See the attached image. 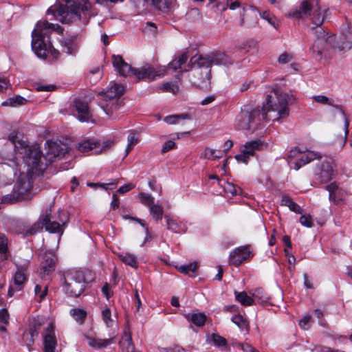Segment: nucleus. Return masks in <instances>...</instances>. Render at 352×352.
<instances>
[{"mask_svg":"<svg viewBox=\"0 0 352 352\" xmlns=\"http://www.w3.org/2000/svg\"><path fill=\"white\" fill-rule=\"evenodd\" d=\"M312 98L315 100V102H316L317 103H319V104H323V105L331 106L336 109H340V107L338 105H335L333 104V99L329 98L324 95H316V96H314Z\"/></svg>","mask_w":352,"mask_h":352,"instance_id":"e433bc0d","label":"nucleus"},{"mask_svg":"<svg viewBox=\"0 0 352 352\" xmlns=\"http://www.w3.org/2000/svg\"><path fill=\"white\" fill-rule=\"evenodd\" d=\"M74 107L78 112L77 118L79 121L89 122L91 119V113L86 102L80 98H76L74 101Z\"/></svg>","mask_w":352,"mask_h":352,"instance_id":"4be33fe9","label":"nucleus"},{"mask_svg":"<svg viewBox=\"0 0 352 352\" xmlns=\"http://www.w3.org/2000/svg\"><path fill=\"white\" fill-rule=\"evenodd\" d=\"M260 111L251 105H244L235 119V126L240 130L254 131L260 124Z\"/></svg>","mask_w":352,"mask_h":352,"instance_id":"9d476101","label":"nucleus"},{"mask_svg":"<svg viewBox=\"0 0 352 352\" xmlns=\"http://www.w3.org/2000/svg\"><path fill=\"white\" fill-rule=\"evenodd\" d=\"M96 147V143L87 140L78 144V149L82 153H87Z\"/></svg>","mask_w":352,"mask_h":352,"instance_id":"ea45409f","label":"nucleus"},{"mask_svg":"<svg viewBox=\"0 0 352 352\" xmlns=\"http://www.w3.org/2000/svg\"><path fill=\"white\" fill-rule=\"evenodd\" d=\"M311 316L309 314L305 315L300 321L299 325L300 327L304 329L307 330L309 328V324L311 322Z\"/></svg>","mask_w":352,"mask_h":352,"instance_id":"864d4df0","label":"nucleus"},{"mask_svg":"<svg viewBox=\"0 0 352 352\" xmlns=\"http://www.w3.org/2000/svg\"><path fill=\"white\" fill-rule=\"evenodd\" d=\"M9 139L16 148L24 146V142H21L19 137L17 136V133H11L9 136Z\"/></svg>","mask_w":352,"mask_h":352,"instance_id":"6e6d98bb","label":"nucleus"},{"mask_svg":"<svg viewBox=\"0 0 352 352\" xmlns=\"http://www.w3.org/2000/svg\"><path fill=\"white\" fill-rule=\"evenodd\" d=\"M215 153H217V149L207 147L204 150V157L210 160H215Z\"/></svg>","mask_w":352,"mask_h":352,"instance_id":"4d7b16f0","label":"nucleus"},{"mask_svg":"<svg viewBox=\"0 0 352 352\" xmlns=\"http://www.w3.org/2000/svg\"><path fill=\"white\" fill-rule=\"evenodd\" d=\"M134 188V186L132 185L131 184H125L121 187H120L118 190H117V192L120 194H124L126 193V192H129V190H131L132 188Z\"/></svg>","mask_w":352,"mask_h":352,"instance_id":"69168bd1","label":"nucleus"},{"mask_svg":"<svg viewBox=\"0 0 352 352\" xmlns=\"http://www.w3.org/2000/svg\"><path fill=\"white\" fill-rule=\"evenodd\" d=\"M285 16L295 20L309 19L314 27H320L324 22L319 0H300L298 8L290 10Z\"/></svg>","mask_w":352,"mask_h":352,"instance_id":"6e6552de","label":"nucleus"},{"mask_svg":"<svg viewBox=\"0 0 352 352\" xmlns=\"http://www.w3.org/2000/svg\"><path fill=\"white\" fill-rule=\"evenodd\" d=\"M43 345L45 352H54L56 346V339L54 332V327L50 323L45 328L43 333Z\"/></svg>","mask_w":352,"mask_h":352,"instance_id":"6ab92c4d","label":"nucleus"},{"mask_svg":"<svg viewBox=\"0 0 352 352\" xmlns=\"http://www.w3.org/2000/svg\"><path fill=\"white\" fill-rule=\"evenodd\" d=\"M211 339L216 346H226L227 345L226 339L218 334L212 333Z\"/></svg>","mask_w":352,"mask_h":352,"instance_id":"09e8293b","label":"nucleus"},{"mask_svg":"<svg viewBox=\"0 0 352 352\" xmlns=\"http://www.w3.org/2000/svg\"><path fill=\"white\" fill-rule=\"evenodd\" d=\"M16 270L13 276L14 286L17 291L23 289L24 284L28 280V269L29 267L28 261H25L23 264L16 263Z\"/></svg>","mask_w":352,"mask_h":352,"instance_id":"a211bd4d","label":"nucleus"},{"mask_svg":"<svg viewBox=\"0 0 352 352\" xmlns=\"http://www.w3.org/2000/svg\"><path fill=\"white\" fill-rule=\"evenodd\" d=\"M232 64L231 58L226 54L219 52L211 55L195 54L189 60L186 68L183 72L192 71L197 80L194 83L207 82L210 78V67L212 65H223L229 67Z\"/></svg>","mask_w":352,"mask_h":352,"instance_id":"7ed1b4c3","label":"nucleus"},{"mask_svg":"<svg viewBox=\"0 0 352 352\" xmlns=\"http://www.w3.org/2000/svg\"><path fill=\"white\" fill-rule=\"evenodd\" d=\"M197 327H201L205 324L207 317L204 313H195L187 318Z\"/></svg>","mask_w":352,"mask_h":352,"instance_id":"72a5a7b5","label":"nucleus"},{"mask_svg":"<svg viewBox=\"0 0 352 352\" xmlns=\"http://www.w3.org/2000/svg\"><path fill=\"white\" fill-rule=\"evenodd\" d=\"M292 59V55L283 53L280 54L278 58V61L280 64H286L289 62H290Z\"/></svg>","mask_w":352,"mask_h":352,"instance_id":"052dcab7","label":"nucleus"},{"mask_svg":"<svg viewBox=\"0 0 352 352\" xmlns=\"http://www.w3.org/2000/svg\"><path fill=\"white\" fill-rule=\"evenodd\" d=\"M241 347L244 352H258L256 351L250 344L247 343L241 344Z\"/></svg>","mask_w":352,"mask_h":352,"instance_id":"774afa93","label":"nucleus"},{"mask_svg":"<svg viewBox=\"0 0 352 352\" xmlns=\"http://www.w3.org/2000/svg\"><path fill=\"white\" fill-rule=\"evenodd\" d=\"M229 0H217L216 8L218 11L223 12L228 8Z\"/></svg>","mask_w":352,"mask_h":352,"instance_id":"13d9d810","label":"nucleus"},{"mask_svg":"<svg viewBox=\"0 0 352 352\" xmlns=\"http://www.w3.org/2000/svg\"><path fill=\"white\" fill-rule=\"evenodd\" d=\"M251 295L254 302L261 305L270 304L269 302L270 297L262 288H256L252 290L251 292Z\"/></svg>","mask_w":352,"mask_h":352,"instance_id":"a878e982","label":"nucleus"},{"mask_svg":"<svg viewBox=\"0 0 352 352\" xmlns=\"http://www.w3.org/2000/svg\"><path fill=\"white\" fill-rule=\"evenodd\" d=\"M251 156L245 152L243 148H241V153L235 156L236 160L239 162H243L244 164H247L249 161V159Z\"/></svg>","mask_w":352,"mask_h":352,"instance_id":"5fc2aeb1","label":"nucleus"},{"mask_svg":"<svg viewBox=\"0 0 352 352\" xmlns=\"http://www.w3.org/2000/svg\"><path fill=\"white\" fill-rule=\"evenodd\" d=\"M98 100L99 101L100 105L103 111L108 115L110 111V108L109 107V101L110 100L109 89L100 91L98 94Z\"/></svg>","mask_w":352,"mask_h":352,"instance_id":"c85d7f7f","label":"nucleus"},{"mask_svg":"<svg viewBox=\"0 0 352 352\" xmlns=\"http://www.w3.org/2000/svg\"><path fill=\"white\" fill-rule=\"evenodd\" d=\"M175 146V143L172 140L166 142L162 148V153H166L168 151L173 149Z\"/></svg>","mask_w":352,"mask_h":352,"instance_id":"0e129e2a","label":"nucleus"},{"mask_svg":"<svg viewBox=\"0 0 352 352\" xmlns=\"http://www.w3.org/2000/svg\"><path fill=\"white\" fill-rule=\"evenodd\" d=\"M166 221V228L171 232L180 234L186 231V226L182 222L178 223L175 219L168 215L164 217Z\"/></svg>","mask_w":352,"mask_h":352,"instance_id":"b1692460","label":"nucleus"},{"mask_svg":"<svg viewBox=\"0 0 352 352\" xmlns=\"http://www.w3.org/2000/svg\"><path fill=\"white\" fill-rule=\"evenodd\" d=\"M61 28L58 24L50 23L47 21H38L32 33V49L40 58H45L50 52L57 59L59 52L52 46L47 36L53 31L59 32Z\"/></svg>","mask_w":352,"mask_h":352,"instance_id":"20e7f679","label":"nucleus"},{"mask_svg":"<svg viewBox=\"0 0 352 352\" xmlns=\"http://www.w3.org/2000/svg\"><path fill=\"white\" fill-rule=\"evenodd\" d=\"M259 10L254 6H248L242 8V12L240 13L241 26L252 27L258 23Z\"/></svg>","mask_w":352,"mask_h":352,"instance_id":"dca6fc26","label":"nucleus"},{"mask_svg":"<svg viewBox=\"0 0 352 352\" xmlns=\"http://www.w3.org/2000/svg\"><path fill=\"white\" fill-rule=\"evenodd\" d=\"M8 250V240L6 236L0 233V253L3 259L6 258V254Z\"/></svg>","mask_w":352,"mask_h":352,"instance_id":"49530a36","label":"nucleus"},{"mask_svg":"<svg viewBox=\"0 0 352 352\" xmlns=\"http://www.w3.org/2000/svg\"><path fill=\"white\" fill-rule=\"evenodd\" d=\"M321 163L317 166L316 175L320 182L331 181L337 174L336 164L333 157L322 155Z\"/></svg>","mask_w":352,"mask_h":352,"instance_id":"ddd939ff","label":"nucleus"},{"mask_svg":"<svg viewBox=\"0 0 352 352\" xmlns=\"http://www.w3.org/2000/svg\"><path fill=\"white\" fill-rule=\"evenodd\" d=\"M252 256L250 246L248 245L239 246L232 251L229 256V263L239 267L243 262Z\"/></svg>","mask_w":352,"mask_h":352,"instance_id":"2eb2a0df","label":"nucleus"},{"mask_svg":"<svg viewBox=\"0 0 352 352\" xmlns=\"http://www.w3.org/2000/svg\"><path fill=\"white\" fill-rule=\"evenodd\" d=\"M149 210L152 217L155 220L157 221L162 219L164 213V209L161 206L154 204L151 207H149Z\"/></svg>","mask_w":352,"mask_h":352,"instance_id":"58836bf2","label":"nucleus"},{"mask_svg":"<svg viewBox=\"0 0 352 352\" xmlns=\"http://www.w3.org/2000/svg\"><path fill=\"white\" fill-rule=\"evenodd\" d=\"M158 89L164 92H170L173 94H177L179 91V85L178 82H167L162 83Z\"/></svg>","mask_w":352,"mask_h":352,"instance_id":"f704fd0d","label":"nucleus"},{"mask_svg":"<svg viewBox=\"0 0 352 352\" xmlns=\"http://www.w3.org/2000/svg\"><path fill=\"white\" fill-rule=\"evenodd\" d=\"M0 322L6 325L8 324L9 314L6 309H0Z\"/></svg>","mask_w":352,"mask_h":352,"instance_id":"bf43d9fd","label":"nucleus"},{"mask_svg":"<svg viewBox=\"0 0 352 352\" xmlns=\"http://www.w3.org/2000/svg\"><path fill=\"white\" fill-rule=\"evenodd\" d=\"M342 114L344 117V135L343 136L341 135L340 140H338L341 149L343 148V147L344 146V145L346 142L347 135L349 133V122L347 118H346L344 112L342 111Z\"/></svg>","mask_w":352,"mask_h":352,"instance_id":"79ce46f5","label":"nucleus"},{"mask_svg":"<svg viewBox=\"0 0 352 352\" xmlns=\"http://www.w3.org/2000/svg\"><path fill=\"white\" fill-rule=\"evenodd\" d=\"M228 4V8L230 10L234 11L239 10V14L242 12V8L248 6L247 4L242 5L241 3L238 0H229Z\"/></svg>","mask_w":352,"mask_h":352,"instance_id":"3c124183","label":"nucleus"},{"mask_svg":"<svg viewBox=\"0 0 352 352\" xmlns=\"http://www.w3.org/2000/svg\"><path fill=\"white\" fill-rule=\"evenodd\" d=\"M69 314L79 324H83L87 316V311L85 309L80 308H74L70 309Z\"/></svg>","mask_w":352,"mask_h":352,"instance_id":"c756f323","label":"nucleus"},{"mask_svg":"<svg viewBox=\"0 0 352 352\" xmlns=\"http://www.w3.org/2000/svg\"><path fill=\"white\" fill-rule=\"evenodd\" d=\"M289 210L295 213L301 214L302 210L299 205L292 201L290 205L288 206Z\"/></svg>","mask_w":352,"mask_h":352,"instance_id":"338daca9","label":"nucleus"},{"mask_svg":"<svg viewBox=\"0 0 352 352\" xmlns=\"http://www.w3.org/2000/svg\"><path fill=\"white\" fill-rule=\"evenodd\" d=\"M263 142L259 139H256L252 141L247 142L243 146V150L246 153H248L251 157L254 155L256 151L261 149Z\"/></svg>","mask_w":352,"mask_h":352,"instance_id":"cd10ccee","label":"nucleus"},{"mask_svg":"<svg viewBox=\"0 0 352 352\" xmlns=\"http://www.w3.org/2000/svg\"><path fill=\"white\" fill-rule=\"evenodd\" d=\"M125 88L123 85L115 83L111 86V120H118L119 115L113 116V110H118L124 104L121 96L124 94Z\"/></svg>","mask_w":352,"mask_h":352,"instance_id":"f3484780","label":"nucleus"},{"mask_svg":"<svg viewBox=\"0 0 352 352\" xmlns=\"http://www.w3.org/2000/svg\"><path fill=\"white\" fill-rule=\"evenodd\" d=\"M35 294L39 296L40 301L43 300L47 293V287L45 286L43 290L42 287L39 285H36L34 288Z\"/></svg>","mask_w":352,"mask_h":352,"instance_id":"603ef678","label":"nucleus"},{"mask_svg":"<svg viewBox=\"0 0 352 352\" xmlns=\"http://www.w3.org/2000/svg\"><path fill=\"white\" fill-rule=\"evenodd\" d=\"M197 268V263H191L188 265H184L179 267V270L186 274L190 275V273L194 274Z\"/></svg>","mask_w":352,"mask_h":352,"instance_id":"a18cd8bd","label":"nucleus"},{"mask_svg":"<svg viewBox=\"0 0 352 352\" xmlns=\"http://www.w3.org/2000/svg\"><path fill=\"white\" fill-rule=\"evenodd\" d=\"M91 8L89 0H65V5L58 8H50L48 14H52L62 23H68L79 20L81 13Z\"/></svg>","mask_w":352,"mask_h":352,"instance_id":"0eeeda50","label":"nucleus"},{"mask_svg":"<svg viewBox=\"0 0 352 352\" xmlns=\"http://www.w3.org/2000/svg\"><path fill=\"white\" fill-rule=\"evenodd\" d=\"M44 261L42 262V270L45 275H47L55 269L56 265V258L55 256L52 254H46L44 255Z\"/></svg>","mask_w":352,"mask_h":352,"instance_id":"393cba45","label":"nucleus"},{"mask_svg":"<svg viewBox=\"0 0 352 352\" xmlns=\"http://www.w3.org/2000/svg\"><path fill=\"white\" fill-rule=\"evenodd\" d=\"M293 95L279 91H274L269 95L267 102L262 108L263 118L265 120L280 121L289 115L287 106L294 102Z\"/></svg>","mask_w":352,"mask_h":352,"instance_id":"423d86ee","label":"nucleus"},{"mask_svg":"<svg viewBox=\"0 0 352 352\" xmlns=\"http://www.w3.org/2000/svg\"><path fill=\"white\" fill-rule=\"evenodd\" d=\"M135 7L140 10H148L150 7L163 12H168L174 7L173 0H131Z\"/></svg>","mask_w":352,"mask_h":352,"instance_id":"4468645a","label":"nucleus"},{"mask_svg":"<svg viewBox=\"0 0 352 352\" xmlns=\"http://www.w3.org/2000/svg\"><path fill=\"white\" fill-rule=\"evenodd\" d=\"M139 135L135 131H131L127 137V146L125 150V154L123 157L124 159L129 153L132 150L133 147L139 142Z\"/></svg>","mask_w":352,"mask_h":352,"instance_id":"7c9ffc66","label":"nucleus"},{"mask_svg":"<svg viewBox=\"0 0 352 352\" xmlns=\"http://www.w3.org/2000/svg\"><path fill=\"white\" fill-rule=\"evenodd\" d=\"M102 319L104 322L106 324L107 327H109V323L110 321V309L109 308H105L102 310Z\"/></svg>","mask_w":352,"mask_h":352,"instance_id":"680f3d73","label":"nucleus"},{"mask_svg":"<svg viewBox=\"0 0 352 352\" xmlns=\"http://www.w3.org/2000/svg\"><path fill=\"white\" fill-rule=\"evenodd\" d=\"M234 294L236 300L243 306H250L254 302L252 296H249L245 292H235Z\"/></svg>","mask_w":352,"mask_h":352,"instance_id":"473e14b6","label":"nucleus"},{"mask_svg":"<svg viewBox=\"0 0 352 352\" xmlns=\"http://www.w3.org/2000/svg\"><path fill=\"white\" fill-rule=\"evenodd\" d=\"M38 336V332L34 330L32 331H28L23 333V339L25 345L27 346L28 351H31V347L34 344V337Z\"/></svg>","mask_w":352,"mask_h":352,"instance_id":"4c0bfd02","label":"nucleus"},{"mask_svg":"<svg viewBox=\"0 0 352 352\" xmlns=\"http://www.w3.org/2000/svg\"><path fill=\"white\" fill-rule=\"evenodd\" d=\"M45 155L38 144L25 148L23 160L32 170L43 172L47 164L62 158L67 152V146L61 142L47 140L45 143Z\"/></svg>","mask_w":352,"mask_h":352,"instance_id":"f03ea898","label":"nucleus"},{"mask_svg":"<svg viewBox=\"0 0 352 352\" xmlns=\"http://www.w3.org/2000/svg\"><path fill=\"white\" fill-rule=\"evenodd\" d=\"M85 340L89 346L96 349L105 348L109 345V340L107 339H96L93 336H90L86 333L83 334Z\"/></svg>","mask_w":352,"mask_h":352,"instance_id":"bb28decb","label":"nucleus"},{"mask_svg":"<svg viewBox=\"0 0 352 352\" xmlns=\"http://www.w3.org/2000/svg\"><path fill=\"white\" fill-rule=\"evenodd\" d=\"M26 174H20L18 181L14 187L12 195H8L3 197L0 203H12L21 199H27L30 197V191L32 190V175L34 174H41L43 172L32 170L31 167L27 166Z\"/></svg>","mask_w":352,"mask_h":352,"instance_id":"1a4fd4ad","label":"nucleus"},{"mask_svg":"<svg viewBox=\"0 0 352 352\" xmlns=\"http://www.w3.org/2000/svg\"><path fill=\"white\" fill-rule=\"evenodd\" d=\"M299 222L302 226L307 228H311L314 225L312 217L310 214H302Z\"/></svg>","mask_w":352,"mask_h":352,"instance_id":"8fccbe9b","label":"nucleus"},{"mask_svg":"<svg viewBox=\"0 0 352 352\" xmlns=\"http://www.w3.org/2000/svg\"><path fill=\"white\" fill-rule=\"evenodd\" d=\"M321 158L322 155L316 152L310 151L302 153L297 148H295L294 149H292L289 153L288 164L292 168L298 170L305 164L315 160H320Z\"/></svg>","mask_w":352,"mask_h":352,"instance_id":"f8f14e48","label":"nucleus"},{"mask_svg":"<svg viewBox=\"0 0 352 352\" xmlns=\"http://www.w3.org/2000/svg\"><path fill=\"white\" fill-rule=\"evenodd\" d=\"M338 188V185L335 182L331 183L327 186V190L329 191L330 199H333L334 197V194Z\"/></svg>","mask_w":352,"mask_h":352,"instance_id":"e2e57ef3","label":"nucleus"},{"mask_svg":"<svg viewBox=\"0 0 352 352\" xmlns=\"http://www.w3.org/2000/svg\"><path fill=\"white\" fill-rule=\"evenodd\" d=\"M310 32L316 37L311 47V51L316 60H321L323 58H331L335 51L344 50L346 47L350 49L351 45L342 43L338 44L335 35H328L322 26L311 27Z\"/></svg>","mask_w":352,"mask_h":352,"instance_id":"39448f33","label":"nucleus"},{"mask_svg":"<svg viewBox=\"0 0 352 352\" xmlns=\"http://www.w3.org/2000/svg\"><path fill=\"white\" fill-rule=\"evenodd\" d=\"M25 102H26V100L24 98H23L20 96H16L9 98L8 100L3 102L2 103V104L3 105L10 104L12 107H16L18 105H21V104H25Z\"/></svg>","mask_w":352,"mask_h":352,"instance_id":"37998d69","label":"nucleus"},{"mask_svg":"<svg viewBox=\"0 0 352 352\" xmlns=\"http://www.w3.org/2000/svg\"><path fill=\"white\" fill-rule=\"evenodd\" d=\"M188 58V52H186L179 54L167 67L160 66L154 68L148 64H145L140 68H133L124 60L121 56L113 55L111 56V64L116 72L121 76L126 77L131 74L139 80L148 79L149 81H153L158 78L164 76L168 69L177 70L182 68V66L187 62Z\"/></svg>","mask_w":352,"mask_h":352,"instance_id":"f257e3e1","label":"nucleus"},{"mask_svg":"<svg viewBox=\"0 0 352 352\" xmlns=\"http://www.w3.org/2000/svg\"><path fill=\"white\" fill-rule=\"evenodd\" d=\"M260 17L266 20L275 29L278 28V26L276 25L275 18L269 11H264L263 12H260Z\"/></svg>","mask_w":352,"mask_h":352,"instance_id":"de8ad7c7","label":"nucleus"},{"mask_svg":"<svg viewBox=\"0 0 352 352\" xmlns=\"http://www.w3.org/2000/svg\"><path fill=\"white\" fill-rule=\"evenodd\" d=\"M41 218L36 222L30 224L28 222H21L16 228V232L23 236H32L42 230Z\"/></svg>","mask_w":352,"mask_h":352,"instance_id":"aec40b11","label":"nucleus"},{"mask_svg":"<svg viewBox=\"0 0 352 352\" xmlns=\"http://www.w3.org/2000/svg\"><path fill=\"white\" fill-rule=\"evenodd\" d=\"M119 256L121 261L126 265H128L134 268L138 267V259L134 254L127 252L120 254Z\"/></svg>","mask_w":352,"mask_h":352,"instance_id":"c9c22d12","label":"nucleus"},{"mask_svg":"<svg viewBox=\"0 0 352 352\" xmlns=\"http://www.w3.org/2000/svg\"><path fill=\"white\" fill-rule=\"evenodd\" d=\"M119 346L122 352H140L135 349L131 333L128 327H126L123 331L122 336L119 341Z\"/></svg>","mask_w":352,"mask_h":352,"instance_id":"5701e85b","label":"nucleus"},{"mask_svg":"<svg viewBox=\"0 0 352 352\" xmlns=\"http://www.w3.org/2000/svg\"><path fill=\"white\" fill-rule=\"evenodd\" d=\"M51 215V210L49 209L46 211V214L45 217L41 218L42 228L45 227V230L51 233H60L63 232V225H60L59 223L56 221H52L50 219Z\"/></svg>","mask_w":352,"mask_h":352,"instance_id":"412c9836","label":"nucleus"},{"mask_svg":"<svg viewBox=\"0 0 352 352\" xmlns=\"http://www.w3.org/2000/svg\"><path fill=\"white\" fill-rule=\"evenodd\" d=\"M139 197L141 203L148 208L154 204V197L148 193L140 192Z\"/></svg>","mask_w":352,"mask_h":352,"instance_id":"c03bdc74","label":"nucleus"},{"mask_svg":"<svg viewBox=\"0 0 352 352\" xmlns=\"http://www.w3.org/2000/svg\"><path fill=\"white\" fill-rule=\"evenodd\" d=\"M85 279L80 271H68L64 274L63 289L70 296L77 297L85 289Z\"/></svg>","mask_w":352,"mask_h":352,"instance_id":"9b49d317","label":"nucleus"},{"mask_svg":"<svg viewBox=\"0 0 352 352\" xmlns=\"http://www.w3.org/2000/svg\"><path fill=\"white\" fill-rule=\"evenodd\" d=\"M231 320L234 322L240 329L246 331L248 330V324L247 321L243 318L241 315L234 316Z\"/></svg>","mask_w":352,"mask_h":352,"instance_id":"a19ab883","label":"nucleus"},{"mask_svg":"<svg viewBox=\"0 0 352 352\" xmlns=\"http://www.w3.org/2000/svg\"><path fill=\"white\" fill-rule=\"evenodd\" d=\"M191 116L188 113L170 115L165 117L164 121L168 124H175L181 120H190Z\"/></svg>","mask_w":352,"mask_h":352,"instance_id":"2f4dec72","label":"nucleus"}]
</instances>
